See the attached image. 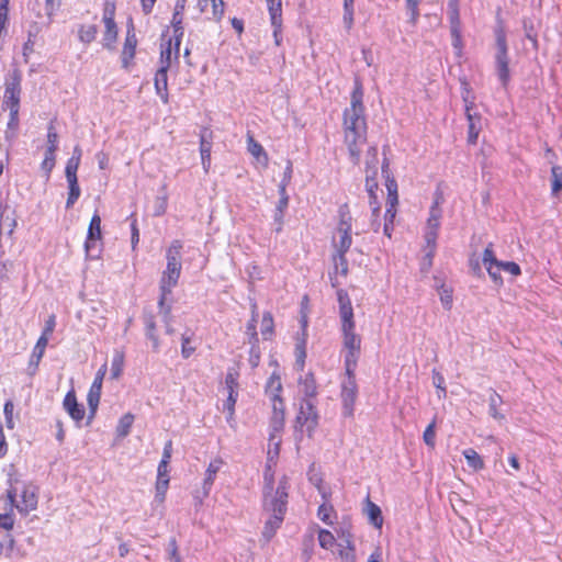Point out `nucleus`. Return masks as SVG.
Segmentation results:
<instances>
[{"instance_id":"nucleus-51","label":"nucleus","mask_w":562,"mask_h":562,"mask_svg":"<svg viewBox=\"0 0 562 562\" xmlns=\"http://www.w3.org/2000/svg\"><path fill=\"white\" fill-rule=\"evenodd\" d=\"M14 526V518H13V509H11V505L9 504V509L0 514V528L5 530H11Z\"/></svg>"},{"instance_id":"nucleus-47","label":"nucleus","mask_w":562,"mask_h":562,"mask_svg":"<svg viewBox=\"0 0 562 562\" xmlns=\"http://www.w3.org/2000/svg\"><path fill=\"white\" fill-rule=\"evenodd\" d=\"M331 513H334V508L330 504L328 503H323L319 507H318V510H317V516L318 518L327 524V525H333L334 521L330 519V515Z\"/></svg>"},{"instance_id":"nucleus-48","label":"nucleus","mask_w":562,"mask_h":562,"mask_svg":"<svg viewBox=\"0 0 562 562\" xmlns=\"http://www.w3.org/2000/svg\"><path fill=\"white\" fill-rule=\"evenodd\" d=\"M55 161H56L55 151L45 150V156H44L41 167L45 171L47 178L49 177L52 170L55 167Z\"/></svg>"},{"instance_id":"nucleus-3","label":"nucleus","mask_w":562,"mask_h":562,"mask_svg":"<svg viewBox=\"0 0 562 562\" xmlns=\"http://www.w3.org/2000/svg\"><path fill=\"white\" fill-rule=\"evenodd\" d=\"M288 482L283 477L276 492L266 490L265 494V509L271 513V516L266 520L262 530V537L266 541H270L276 535L277 530L281 527L286 510L288 499Z\"/></svg>"},{"instance_id":"nucleus-9","label":"nucleus","mask_w":562,"mask_h":562,"mask_svg":"<svg viewBox=\"0 0 562 562\" xmlns=\"http://www.w3.org/2000/svg\"><path fill=\"white\" fill-rule=\"evenodd\" d=\"M318 425L317 412L311 400H303L295 418V428L301 434L306 432L311 438Z\"/></svg>"},{"instance_id":"nucleus-33","label":"nucleus","mask_w":562,"mask_h":562,"mask_svg":"<svg viewBox=\"0 0 562 562\" xmlns=\"http://www.w3.org/2000/svg\"><path fill=\"white\" fill-rule=\"evenodd\" d=\"M19 110L12 109L10 111V117L7 125L5 138L13 139L16 136V132L19 128Z\"/></svg>"},{"instance_id":"nucleus-18","label":"nucleus","mask_w":562,"mask_h":562,"mask_svg":"<svg viewBox=\"0 0 562 562\" xmlns=\"http://www.w3.org/2000/svg\"><path fill=\"white\" fill-rule=\"evenodd\" d=\"M63 406L76 423H80L83 419L85 408L82 405L78 404L74 390L66 394Z\"/></svg>"},{"instance_id":"nucleus-15","label":"nucleus","mask_w":562,"mask_h":562,"mask_svg":"<svg viewBox=\"0 0 562 562\" xmlns=\"http://www.w3.org/2000/svg\"><path fill=\"white\" fill-rule=\"evenodd\" d=\"M353 373L347 374L348 379L342 383L341 400L345 416H352L353 405L357 397V385L353 379Z\"/></svg>"},{"instance_id":"nucleus-57","label":"nucleus","mask_w":562,"mask_h":562,"mask_svg":"<svg viewBox=\"0 0 562 562\" xmlns=\"http://www.w3.org/2000/svg\"><path fill=\"white\" fill-rule=\"evenodd\" d=\"M114 16H115V3L110 2V1L105 2L104 9H103V16H102L103 23H115Z\"/></svg>"},{"instance_id":"nucleus-7","label":"nucleus","mask_w":562,"mask_h":562,"mask_svg":"<svg viewBox=\"0 0 562 562\" xmlns=\"http://www.w3.org/2000/svg\"><path fill=\"white\" fill-rule=\"evenodd\" d=\"M378 151L375 147H370L367 151L366 157V188L370 195V205L372 206L373 215L379 211V206L375 201V190L378 189Z\"/></svg>"},{"instance_id":"nucleus-61","label":"nucleus","mask_w":562,"mask_h":562,"mask_svg":"<svg viewBox=\"0 0 562 562\" xmlns=\"http://www.w3.org/2000/svg\"><path fill=\"white\" fill-rule=\"evenodd\" d=\"M195 350V347L191 345V338L187 334L182 335V348L181 353L183 358H189Z\"/></svg>"},{"instance_id":"nucleus-20","label":"nucleus","mask_w":562,"mask_h":562,"mask_svg":"<svg viewBox=\"0 0 562 562\" xmlns=\"http://www.w3.org/2000/svg\"><path fill=\"white\" fill-rule=\"evenodd\" d=\"M136 36L133 32V27L127 30L123 52H122V64L123 67H127L130 61L134 58L135 55V48H136Z\"/></svg>"},{"instance_id":"nucleus-22","label":"nucleus","mask_w":562,"mask_h":562,"mask_svg":"<svg viewBox=\"0 0 562 562\" xmlns=\"http://www.w3.org/2000/svg\"><path fill=\"white\" fill-rule=\"evenodd\" d=\"M167 69L158 68L155 75V89L164 103L168 102V77Z\"/></svg>"},{"instance_id":"nucleus-13","label":"nucleus","mask_w":562,"mask_h":562,"mask_svg":"<svg viewBox=\"0 0 562 562\" xmlns=\"http://www.w3.org/2000/svg\"><path fill=\"white\" fill-rule=\"evenodd\" d=\"M337 297L339 303L340 329L356 328L353 308L348 293L345 290H339Z\"/></svg>"},{"instance_id":"nucleus-37","label":"nucleus","mask_w":562,"mask_h":562,"mask_svg":"<svg viewBox=\"0 0 562 562\" xmlns=\"http://www.w3.org/2000/svg\"><path fill=\"white\" fill-rule=\"evenodd\" d=\"M48 339L46 337H40L33 352L31 355L30 362L31 364H34L35 367L40 363L41 359L44 356L45 349L47 347Z\"/></svg>"},{"instance_id":"nucleus-10","label":"nucleus","mask_w":562,"mask_h":562,"mask_svg":"<svg viewBox=\"0 0 562 562\" xmlns=\"http://www.w3.org/2000/svg\"><path fill=\"white\" fill-rule=\"evenodd\" d=\"M281 437L269 436L268 450H267V463L263 474L265 490L272 491L273 488V467L277 464V460L280 453Z\"/></svg>"},{"instance_id":"nucleus-63","label":"nucleus","mask_w":562,"mask_h":562,"mask_svg":"<svg viewBox=\"0 0 562 562\" xmlns=\"http://www.w3.org/2000/svg\"><path fill=\"white\" fill-rule=\"evenodd\" d=\"M422 0H406V7L409 12L411 22L415 23L419 15L418 5Z\"/></svg>"},{"instance_id":"nucleus-29","label":"nucleus","mask_w":562,"mask_h":562,"mask_svg":"<svg viewBox=\"0 0 562 562\" xmlns=\"http://www.w3.org/2000/svg\"><path fill=\"white\" fill-rule=\"evenodd\" d=\"M495 64L498 79L505 87L509 81L508 56H495Z\"/></svg>"},{"instance_id":"nucleus-59","label":"nucleus","mask_w":562,"mask_h":562,"mask_svg":"<svg viewBox=\"0 0 562 562\" xmlns=\"http://www.w3.org/2000/svg\"><path fill=\"white\" fill-rule=\"evenodd\" d=\"M338 538H339V543H338V548L339 549H344L346 548V540L348 539L349 540V546H353L352 543V535L349 530L348 527H340V529L338 530Z\"/></svg>"},{"instance_id":"nucleus-53","label":"nucleus","mask_w":562,"mask_h":562,"mask_svg":"<svg viewBox=\"0 0 562 562\" xmlns=\"http://www.w3.org/2000/svg\"><path fill=\"white\" fill-rule=\"evenodd\" d=\"M182 16H183V13L173 11V15H172V20H171V24L173 26V33H175L173 37L182 38V36H183Z\"/></svg>"},{"instance_id":"nucleus-43","label":"nucleus","mask_w":562,"mask_h":562,"mask_svg":"<svg viewBox=\"0 0 562 562\" xmlns=\"http://www.w3.org/2000/svg\"><path fill=\"white\" fill-rule=\"evenodd\" d=\"M79 158L77 156H71L67 164H66V168H65V175H66V179L67 181L68 180H72V179H78L77 178V170L79 168Z\"/></svg>"},{"instance_id":"nucleus-5","label":"nucleus","mask_w":562,"mask_h":562,"mask_svg":"<svg viewBox=\"0 0 562 562\" xmlns=\"http://www.w3.org/2000/svg\"><path fill=\"white\" fill-rule=\"evenodd\" d=\"M351 216L347 210V206L339 209V223L336 231L333 234V245L337 251L334 256L336 268H341L344 274L347 273V260L345 254L349 250L351 239Z\"/></svg>"},{"instance_id":"nucleus-49","label":"nucleus","mask_w":562,"mask_h":562,"mask_svg":"<svg viewBox=\"0 0 562 562\" xmlns=\"http://www.w3.org/2000/svg\"><path fill=\"white\" fill-rule=\"evenodd\" d=\"M58 148V135L54 125L50 123L47 127V145L45 150L56 151Z\"/></svg>"},{"instance_id":"nucleus-11","label":"nucleus","mask_w":562,"mask_h":562,"mask_svg":"<svg viewBox=\"0 0 562 562\" xmlns=\"http://www.w3.org/2000/svg\"><path fill=\"white\" fill-rule=\"evenodd\" d=\"M4 86L3 105L9 110L20 109L21 75L16 71L12 72Z\"/></svg>"},{"instance_id":"nucleus-38","label":"nucleus","mask_w":562,"mask_h":562,"mask_svg":"<svg viewBox=\"0 0 562 562\" xmlns=\"http://www.w3.org/2000/svg\"><path fill=\"white\" fill-rule=\"evenodd\" d=\"M98 29L95 25H81L78 30L79 41L83 44H90L95 40Z\"/></svg>"},{"instance_id":"nucleus-45","label":"nucleus","mask_w":562,"mask_h":562,"mask_svg":"<svg viewBox=\"0 0 562 562\" xmlns=\"http://www.w3.org/2000/svg\"><path fill=\"white\" fill-rule=\"evenodd\" d=\"M552 173V193L557 194L562 190V168L559 166H553L551 169Z\"/></svg>"},{"instance_id":"nucleus-27","label":"nucleus","mask_w":562,"mask_h":562,"mask_svg":"<svg viewBox=\"0 0 562 562\" xmlns=\"http://www.w3.org/2000/svg\"><path fill=\"white\" fill-rule=\"evenodd\" d=\"M281 390H282L281 379L279 375L273 373L269 378L267 385H266V393L270 397L271 405H273V403H276V401L282 402V400L280 397Z\"/></svg>"},{"instance_id":"nucleus-41","label":"nucleus","mask_w":562,"mask_h":562,"mask_svg":"<svg viewBox=\"0 0 562 562\" xmlns=\"http://www.w3.org/2000/svg\"><path fill=\"white\" fill-rule=\"evenodd\" d=\"M168 486H169V479H160V480L156 481L155 502L157 504L160 505L165 502Z\"/></svg>"},{"instance_id":"nucleus-25","label":"nucleus","mask_w":562,"mask_h":562,"mask_svg":"<svg viewBox=\"0 0 562 562\" xmlns=\"http://www.w3.org/2000/svg\"><path fill=\"white\" fill-rule=\"evenodd\" d=\"M299 390L300 393L305 396L304 400H310L317 394L316 382L312 373H306L304 376L300 378Z\"/></svg>"},{"instance_id":"nucleus-60","label":"nucleus","mask_w":562,"mask_h":562,"mask_svg":"<svg viewBox=\"0 0 562 562\" xmlns=\"http://www.w3.org/2000/svg\"><path fill=\"white\" fill-rule=\"evenodd\" d=\"M497 267L501 268V271H505L512 276H518L520 273L519 266L512 261H499Z\"/></svg>"},{"instance_id":"nucleus-28","label":"nucleus","mask_w":562,"mask_h":562,"mask_svg":"<svg viewBox=\"0 0 562 562\" xmlns=\"http://www.w3.org/2000/svg\"><path fill=\"white\" fill-rule=\"evenodd\" d=\"M117 40V25L116 23H104V32L102 38V45L109 50L115 48V42Z\"/></svg>"},{"instance_id":"nucleus-21","label":"nucleus","mask_w":562,"mask_h":562,"mask_svg":"<svg viewBox=\"0 0 562 562\" xmlns=\"http://www.w3.org/2000/svg\"><path fill=\"white\" fill-rule=\"evenodd\" d=\"M463 99L465 102V114H467V119L469 121L468 140L471 144H475L477 136H479V132H480V126H476V121H480V117H475L471 113V109L473 106V101H469L467 97H464Z\"/></svg>"},{"instance_id":"nucleus-46","label":"nucleus","mask_w":562,"mask_h":562,"mask_svg":"<svg viewBox=\"0 0 562 562\" xmlns=\"http://www.w3.org/2000/svg\"><path fill=\"white\" fill-rule=\"evenodd\" d=\"M338 555L341 562H356L355 546H349V540H346V548L339 549Z\"/></svg>"},{"instance_id":"nucleus-40","label":"nucleus","mask_w":562,"mask_h":562,"mask_svg":"<svg viewBox=\"0 0 562 562\" xmlns=\"http://www.w3.org/2000/svg\"><path fill=\"white\" fill-rule=\"evenodd\" d=\"M67 182H68L69 193H68V198H67V202H66V207L69 209L79 199L80 188L78 184V179L68 180Z\"/></svg>"},{"instance_id":"nucleus-35","label":"nucleus","mask_w":562,"mask_h":562,"mask_svg":"<svg viewBox=\"0 0 562 562\" xmlns=\"http://www.w3.org/2000/svg\"><path fill=\"white\" fill-rule=\"evenodd\" d=\"M228 395L223 404V409L227 413L226 420L232 424L235 415V404L237 402L238 392L227 391Z\"/></svg>"},{"instance_id":"nucleus-6","label":"nucleus","mask_w":562,"mask_h":562,"mask_svg":"<svg viewBox=\"0 0 562 562\" xmlns=\"http://www.w3.org/2000/svg\"><path fill=\"white\" fill-rule=\"evenodd\" d=\"M342 336V351L345 353L346 373H353L361 351V337L356 328L340 329Z\"/></svg>"},{"instance_id":"nucleus-14","label":"nucleus","mask_w":562,"mask_h":562,"mask_svg":"<svg viewBox=\"0 0 562 562\" xmlns=\"http://www.w3.org/2000/svg\"><path fill=\"white\" fill-rule=\"evenodd\" d=\"M101 217L95 213L89 224L87 240L85 243V250L87 257L95 258L98 255L94 252L95 243L101 240Z\"/></svg>"},{"instance_id":"nucleus-19","label":"nucleus","mask_w":562,"mask_h":562,"mask_svg":"<svg viewBox=\"0 0 562 562\" xmlns=\"http://www.w3.org/2000/svg\"><path fill=\"white\" fill-rule=\"evenodd\" d=\"M223 465V460L217 458L212 460L205 471V477L203 480V491L202 497H206L210 494L211 487L215 481V476L217 472L221 470Z\"/></svg>"},{"instance_id":"nucleus-62","label":"nucleus","mask_w":562,"mask_h":562,"mask_svg":"<svg viewBox=\"0 0 562 562\" xmlns=\"http://www.w3.org/2000/svg\"><path fill=\"white\" fill-rule=\"evenodd\" d=\"M13 411H14L13 403L11 401H7L4 404L3 412H4V417H5V424L9 429H12L14 427Z\"/></svg>"},{"instance_id":"nucleus-50","label":"nucleus","mask_w":562,"mask_h":562,"mask_svg":"<svg viewBox=\"0 0 562 562\" xmlns=\"http://www.w3.org/2000/svg\"><path fill=\"white\" fill-rule=\"evenodd\" d=\"M438 294L441 301V304L446 310H450L452 306V290L445 285H441L438 290Z\"/></svg>"},{"instance_id":"nucleus-31","label":"nucleus","mask_w":562,"mask_h":562,"mask_svg":"<svg viewBox=\"0 0 562 562\" xmlns=\"http://www.w3.org/2000/svg\"><path fill=\"white\" fill-rule=\"evenodd\" d=\"M211 149H212V144L210 142H207L205 139V136L202 134L201 140H200V153H201L202 166H203V169L205 172H207L211 167Z\"/></svg>"},{"instance_id":"nucleus-17","label":"nucleus","mask_w":562,"mask_h":562,"mask_svg":"<svg viewBox=\"0 0 562 562\" xmlns=\"http://www.w3.org/2000/svg\"><path fill=\"white\" fill-rule=\"evenodd\" d=\"M284 428V405L283 402L273 403L272 416L270 419V432L269 436L281 437V432Z\"/></svg>"},{"instance_id":"nucleus-34","label":"nucleus","mask_w":562,"mask_h":562,"mask_svg":"<svg viewBox=\"0 0 562 562\" xmlns=\"http://www.w3.org/2000/svg\"><path fill=\"white\" fill-rule=\"evenodd\" d=\"M463 456L468 462V465L472 468L474 471L482 470L484 468V462L482 458L479 456V453L472 449H465L463 451Z\"/></svg>"},{"instance_id":"nucleus-56","label":"nucleus","mask_w":562,"mask_h":562,"mask_svg":"<svg viewBox=\"0 0 562 562\" xmlns=\"http://www.w3.org/2000/svg\"><path fill=\"white\" fill-rule=\"evenodd\" d=\"M209 4H211L212 8V18L220 21L224 14L223 0H209Z\"/></svg>"},{"instance_id":"nucleus-44","label":"nucleus","mask_w":562,"mask_h":562,"mask_svg":"<svg viewBox=\"0 0 562 562\" xmlns=\"http://www.w3.org/2000/svg\"><path fill=\"white\" fill-rule=\"evenodd\" d=\"M273 333V318L269 312H266L261 319V334L268 339Z\"/></svg>"},{"instance_id":"nucleus-1","label":"nucleus","mask_w":562,"mask_h":562,"mask_svg":"<svg viewBox=\"0 0 562 562\" xmlns=\"http://www.w3.org/2000/svg\"><path fill=\"white\" fill-rule=\"evenodd\" d=\"M362 90L357 86L351 94L350 106L344 112L345 144L355 164L360 160L361 147L367 139V123L362 104Z\"/></svg>"},{"instance_id":"nucleus-2","label":"nucleus","mask_w":562,"mask_h":562,"mask_svg":"<svg viewBox=\"0 0 562 562\" xmlns=\"http://www.w3.org/2000/svg\"><path fill=\"white\" fill-rule=\"evenodd\" d=\"M181 241L173 240L166 251L167 265L159 281L160 296L158 301L159 310L165 317H168L171 311V305L167 303L168 296L177 286L181 274Z\"/></svg>"},{"instance_id":"nucleus-30","label":"nucleus","mask_w":562,"mask_h":562,"mask_svg":"<svg viewBox=\"0 0 562 562\" xmlns=\"http://www.w3.org/2000/svg\"><path fill=\"white\" fill-rule=\"evenodd\" d=\"M366 513L370 524L380 529L383 525V517L380 507L374 503L368 501Z\"/></svg>"},{"instance_id":"nucleus-12","label":"nucleus","mask_w":562,"mask_h":562,"mask_svg":"<svg viewBox=\"0 0 562 562\" xmlns=\"http://www.w3.org/2000/svg\"><path fill=\"white\" fill-rule=\"evenodd\" d=\"M448 13L451 23L452 46L457 56H461L462 41L460 33L459 0H448Z\"/></svg>"},{"instance_id":"nucleus-4","label":"nucleus","mask_w":562,"mask_h":562,"mask_svg":"<svg viewBox=\"0 0 562 562\" xmlns=\"http://www.w3.org/2000/svg\"><path fill=\"white\" fill-rule=\"evenodd\" d=\"M7 497L11 509L16 508L20 514L27 515L37 507V487L19 479H10Z\"/></svg>"},{"instance_id":"nucleus-32","label":"nucleus","mask_w":562,"mask_h":562,"mask_svg":"<svg viewBox=\"0 0 562 562\" xmlns=\"http://www.w3.org/2000/svg\"><path fill=\"white\" fill-rule=\"evenodd\" d=\"M101 390H102V386L94 384V383H92L90 386V390H89V393L87 396V402H88V405H89V408H90L92 415L95 413V411L98 408V405H99V402L101 398Z\"/></svg>"},{"instance_id":"nucleus-8","label":"nucleus","mask_w":562,"mask_h":562,"mask_svg":"<svg viewBox=\"0 0 562 562\" xmlns=\"http://www.w3.org/2000/svg\"><path fill=\"white\" fill-rule=\"evenodd\" d=\"M442 202V194L440 192H436L434 203L429 210V217L427 220L424 234V239L427 247L436 246L438 229L440 227V220L442 216V211L440 209V204Z\"/></svg>"},{"instance_id":"nucleus-42","label":"nucleus","mask_w":562,"mask_h":562,"mask_svg":"<svg viewBox=\"0 0 562 562\" xmlns=\"http://www.w3.org/2000/svg\"><path fill=\"white\" fill-rule=\"evenodd\" d=\"M318 542L323 549L329 550L334 547L336 539L330 531H328L326 529H319Z\"/></svg>"},{"instance_id":"nucleus-24","label":"nucleus","mask_w":562,"mask_h":562,"mask_svg":"<svg viewBox=\"0 0 562 562\" xmlns=\"http://www.w3.org/2000/svg\"><path fill=\"white\" fill-rule=\"evenodd\" d=\"M271 25L276 31H281L282 26V2L281 0H267Z\"/></svg>"},{"instance_id":"nucleus-16","label":"nucleus","mask_w":562,"mask_h":562,"mask_svg":"<svg viewBox=\"0 0 562 562\" xmlns=\"http://www.w3.org/2000/svg\"><path fill=\"white\" fill-rule=\"evenodd\" d=\"M180 44L181 38L173 37L161 45L159 68L168 70L172 63L178 60Z\"/></svg>"},{"instance_id":"nucleus-36","label":"nucleus","mask_w":562,"mask_h":562,"mask_svg":"<svg viewBox=\"0 0 562 562\" xmlns=\"http://www.w3.org/2000/svg\"><path fill=\"white\" fill-rule=\"evenodd\" d=\"M124 368V355L122 351L116 350L113 355L111 363V378L116 380L121 376Z\"/></svg>"},{"instance_id":"nucleus-58","label":"nucleus","mask_w":562,"mask_h":562,"mask_svg":"<svg viewBox=\"0 0 562 562\" xmlns=\"http://www.w3.org/2000/svg\"><path fill=\"white\" fill-rule=\"evenodd\" d=\"M424 441L425 443L430 447V448H434L435 447V438H436V431H435V422H431L428 427L425 429L424 431Z\"/></svg>"},{"instance_id":"nucleus-26","label":"nucleus","mask_w":562,"mask_h":562,"mask_svg":"<svg viewBox=\"0 0 562 562\" xmlns=\"http://www.w3.org/2000/svg\"><path fill=\"white\" fill-rule=\"evenodd\" d=\"M247 150L249 151L250 155H252L256 158V160L259 164H261L265 167L267 166L268 155L266 150L257 140H255V138L250 134H248L247 136Z\"/></svg>"},{"instance_id":"nucleus-64","label":"nucleus","mask_w":562,"mask_h":562,"mask_svg":"<svg viewBox=\"0 0 562 562\" xmlns=\"http://www.w3.org/2000/svg\"><path fill=\"white\" fill-rule=\"evenodd\" d=\"M498 262L499 261L496 259L494 251L492 249V245H488L483 252V263L485 268H487L490 265H498Z\"/></svg>"},{"instance_id":"nucleus-52","label":"nucleus","mask_w":562,"mask_h":562,"mask_svg":"<svg viewBox=\"0 0 562 562\" xmlns=\"http://www.w3.org/2000/svg\"><path fill=\"white\" fill-rule=\"evenodd\" d=\"M435 250H436V246H432V247H425V256L422 260V271L423 272H428L431 265H432V258H434V255H435Z\"/></svg>"},{"instance_id":"nucleus-55","label":"nucleus","mask_w":562,"mask_h":562,"mask_svg":"<svg viewBox=\"0 0 562 562\" xmlns=\"http://www.w3.org/2000/svg\"><path fill=\"white\" fill-rule=\"evenodd\" d=\"M238 374L237 372L229 370L225 376V386L227 391L238 392Z\"/></svg>"},{"instance_id":"nucleus-23","label":"nucleus","mask_w":562,"mask_h":562,"mask_svg":"<svg viewBox=\"0 0 562 562\" xmlns=\"http://www.w3.org/2000/svg\"><path fill=\"white\" fill-rule=\"evenodd\" d=\"M502 405V396L495 391H492L488 396V414L492 418H494L501 424L505 422V415L499 412Z\"/></svg>"},{"instance_id":"nucleus-39","label":"nucleus","mask_w":562,"mask_h":562,"mask_svg":"<svg viewBox=\"0 0 562 562\" xmlns=\"http://www.w3.org/2000/svg\"><path fill=\"white\" fill-rule=\"evenodd\" d=\"M134 422V416L132 414H125L119 420L116 432L120 437H125L128 435L131 427Z\"/></svg>"},{"instance_id":"nucleus-54","label":"nucleus","mask_w":562,"mask_h":562,"mask_svg":"<svg viewBox=\"0 0 562 562\" xmlns=\"http://www.w3.org/2000/svg\"><path fill=\"white\" fill-rule=\"evenodd\" d=\"M295 356H296V367L300 370H303L305 358H306V349H305V339L299 342L295 347Z\"/></svg>"}]
</instances>
